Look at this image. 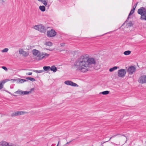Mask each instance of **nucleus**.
Returning <instances> with one entry per match:
<instances>
[{"label":"nucleus","instance_id":"obj_1","mask_svg":"<svg viewBox=\"0 0 146 146\" xmlns=\"http://www.w3.org/2000/svg\"><path fill=\"white\" fill-rule=\"evenodd\" d=\"M96 63L95 59L89 58L87 54H84L78 58L74 63V66L76 71H80L84 72L88 70L89 67H90L93 64Z\"/></svg>","mask_w":146,"mask_h":146},{"label":"nucleus","instance_id":"obj_2","mask_svg":"<svg viewBox=\"0 0 146 146\" xmlns=\"http://www.w3.org/2000/svg\"><path fill=\"white\" fill-rule=\"evenodd\" d=\"M137 13L141 15V20L146 21V9L143 7H141L138 10Z\"/></svg>","mask_w":146,"mask_h":146},{"label":"nucleus","instance_id":"obj_3","mask_svg":"<svg viewBox=\"0 0 146 146\" xmlns=\"http://www.w3.org/2000/svg\"><path fill=\"white\" fill-rule=\"evenodd\" d=\"M56 33L54 30L51 29L47 31V36L48 37H52L56 35Z\"/></svg>","mask_w":146,"mask_h":146},{"label":"nucleus","instance_id":"obj_4","mask_svg":"<svg viewBox=\"0 0 146 146\" xmlns=\"http://www.w3.org/2000/svg\"><path fill=\"white\" fill-rule=\"evenodd\" d=\"M126 74L125 70L121 69L118 70L117 75L119 77H123L125 76Z\"/></svg>","mask_w":146,"mask_h":146},{"label":"nucleus","instance_id":"obj_5","mask_svg":"<svg viewBox=\"0 0 146 146\" xmlns=\"http://www.w3.org/2000/svg\"><path fill=\"white\" fill-rule=\"evenodd\" d=\"M136 70V68L134 66H131L127 69V72L129 74L132 75L135 72Z\"/></svg>","mask_w":146,"mask_h":146},{"label":"nucleus","instance_id":"obj_6","mask_svg":"<svg viewBox=\"0 0 146 146\" xmlns=\"http://www.w3.org/2000/svg\"><path fill=\"white\" fill-rule=\"evenodd\" d=\"M27 113L24 111H17L11 114V116L13 117L15 116L20 115Z\"/></svg>","mask_w":146,"mask_h":146},{"label":"nucleus","instance_id":"obj_7","mask_svg":"<svg viewBox=\"0 0 146 146\" xmlns=\"http://www.w3.org/2000/svg\"><path fill=\"white\" fill-rule=\"evenodd\" d=\"M64 83L68 85H70L72 86H78L76 84L74 83L71 81L67 80L64 82Z\"/></svg>","mask_w":146,"mask_h":146},{"label":"nucleus","instance_id":"obj_8","mask_svg":"<svg viewBox=\"0 0 146 146\" xmlns=\"http://www.w3.org/2000/svg\"><path fill=\"white\" fill-rule=\"evenodd\" d=\"M139 82L141 84H144L146 83V76H141L139 78Z\"/></svg>","mask_w":146,"mask_h":146},{"label":"nucleus","instance_id":"obj_9","mask_svg":"<svg viewBox=\"0 0 146 146\" xmlns=\"http://www.w3.org/2000/svg\"><path fill=\"white\" fill-rule=\"evenodd\" d=\"M39 27L38 31L42 33H45L46 32V28L43 25H39Z\"/></svg>","mask_w":146,"mask_h":146},{"label":"nucleus","instance_id":"obj_10","mask_svg":"<svg viewBox=\"0 0 146 146\" xmlns=\"http://www.w3.org/2000/svg\"><path fill=\"white\" fill-rule=\"evenodd\" d=\"M42 54V53L41 54L40 52H39L38 54L37 55V57L38 58L37 59L38 60H40L44 58V56H43Z\"/></svg>","mask_w":146,"mask_h":146},{"label":"nucleus","instance_id":"obj_11","mask_svg":"<svg viewBox=\"0 0 146 146\" xmlns=\"http://www.w3.org/2000/svg\"><path fill=\"white\" fill-rule=\"evenodd\" d=\"M10 144L7 142L2 141L0 143V146H9Z\"/></svg>","mask_w":146,"mask_h":146},{"label":"nucleus","instance_id":"obj_12","mask_svg":"<svg viewBox=\"0 0 146 146\" xmlns=\"http://www.w3.org/2000/svg\"><path fill=\"white\" fill-rule=\"evenodd\" d=\"M10 144L7 142L2 141L0 143V146H9Z\"/></svg>","mask_w":146,"mask_h":146},{"label":"nucleus","instance_id":"obj_13","mask_svg":"<svg viewBox=\"0 0 146 146\" xmlns=\"http://www.w3.org/2000/svg\"><path fill=\"white\" fill-rule=\"evenodd\" d=\"M32 52L34 56H37L40 52L37 50L34 49L32 50Z\"/></svg>","mask_w":146,"mask_h":146},{"label":"nucleus","instance_id":"obj_14","mask_svg":"<svg viewBox=\"0 0 146 146\" xmlns=\"http://www.w3.org/2000/svg\"><path fill=\"white\" fill-rule=\"evenodd\" d=\"M44 71L48 72L50 70V66H44L43 67Z\"/></svg>","mask_w":146,"mask_h":146},{"label":"nucleus","instance_id":"obj_15","mask_svg":"<svg viewBox=\"0 0 146 146\" xmlns=\"http://www.w3.org/2000/svg\"><path fill=\"white\" fill-rule=\"evenodd\" d=\"M57 68L54 65L52 66L50 68V70L52 71L53 72H55L57 70Z\"/></svg>","mask_w":146,"mask_h":146},{"label":"nucleus","instance_id":"obj_16","mask_svg":"<svg viewBox=\"0 0 146 146\" xmlns=\"http://www.w3.org/2000/svg\"><path fill=\"white\" fill-rule=\"evenodd\" d=\"M38 1L42 3L44 5H47L48 2V0H38Z\"/></svg>","mask_w":146,"mask_h":146},{"label":"nucleus","instance_id":"obj_17","mask_svg":"<svg viewBox=\"0 0 146 146\" xmlns=\"http://www.w3.org/2000/svg\"><path fill=\"white\" fill-rule=\"evenodd\" d=\"M39 9L42 12H44L45 11V7L44 6H40Z\"/></svg>","mask_w":146,"mask_h":146},{"label":"nucleus","instance_id":"obj_18","mask_svg":"<svg viewBox=\"0 0 146 146\" xmlns=\"http://www.w3.org/2000/svg\"><path fill=\"white\" fill-rule=\"evenodd\" d=\"M119 68V67L117 66H114V67H113V68H110L109 69V71L110 72H112L114 70H116L118 68Z\"/></svg>","mask_w":146,"mask_h":146},{"label":"nucleus","instance_id":"obj_19","mask_svg":"<svg viewBox=\"0 0 146 146\" xmlns=\"http://www.w3.org/2000/svg\"><path fill=\"white\" fill-rule=\"evenodd\" d=\"M23 91H22L21 90H19L15 92V94H19L20 95H22L23 93Z\"/></svg>","mask_w":146,"mask_h":146},{"label":"nucleus","instance_id":"obj_20","mask_svg":"<svg viewBox=\"0 0 146 146\" xmlns=\"http://www.w3.org/2000/svg\"><path fill=\"white\" fill-rule=\"evenodd\" d=\"M110 92V91H105L100 93V94H102L103 95H107Z\"/></svg>","mask_w":146,"mask_h":146},{"label":"nucleus","instance_id":"obj_21","mask_svg":"<svg viewBox=\"0 0 146 146\" xmlns=\"http://www.w3.org/2000/svg\"><path fill=\"white\" fill-rule=\"evenodd\" d=\"M131 53V51L130 50L126 51L123 52V54L125 55H128Z\"/></svg>","mask_w":146,"mask_h":146},{"label":"nucleus","instance_id":"obj_22","mask_svg":"<svg viewBox=\"0 0 146 146\" xmlns=\"http://www.w3.org/2000/svg\"><path fill=\"white\" fill-rule=\"evenodd\" d=\"M22 54L25 57L29 55V53L26 51H23V53H22Z\"/></svg>","mask_w":146,"mask_h":146},{"label":"nucleus","instance_id":"obj_23","mask_svg":"<svg viewBox=\"0 0 146 146\" xmlns=\"http://www.w3.org/2000/svg\"><path fill=\"white\" fill-rule=\"evenodd\" d=\"M26 79L29 80H30L32 82H34L35 81V78L31 77H27L26 78Z\"/></svg>","mask_w":146,"mask_h":146},{"label":"nucleus","instance_id":"obj_24","mask_svg":"<svg viewBox=\"0 0 146 146\" xmlns=\"http://www.w3.org/2000/svg\"><path fill=\"white\" fill-rule=\"evenodd\" d=\"M33 71L37 73H39L43 72H44V70H34Z\"/></svg>","mask_w":146,"mask_h":146},{"label":"nucleus","instance_id":"obj_25","mask_svg":"<svg viewBox=\"0 0 146 146\" xmlns=\"http://www.w3.org/2000/svg\"><path fill=\"white\" fill-rule=\"evenodd\" d=\"M45 44L48 46H52V43L50 41L46 42Z\"/></svg>","mask_w":146,"mask_h":146},{"label":"nucleus","instance_id":"obj_26","mask_svg":"<svg viewBox=\"0 0 146 146\" xmlns=\"http://www.w3.org/2000/svg\"><path fill=\"white\" fill-rule=\"evenodd\" d=\"M134 13V11H133V10L131 9L129 14L128 16L127 19V20H128V19H129V16L131 15L132 14Z\"/></svg>","mask_w":146,"mask_h":146},{"label":"nucleus","instance_id":"obj_27","mask_svg":"<svg viewBox=\"0 0 146 146\" xmlns=\"http://www.w3.org/2000/svg\"><path fill=\"white\" fill-rule=\"evenodd\" d=\"M31 91H23V94L22 95H26V94H29L30 93H31Z\"/></svg>","mask_w":146,"mask_h":146},{"label":"nucleus","instance_id":"obj_28","mask_svg":"<svg viewBox=\"0 0 146 146\" xmlns=\"http://www.w3.org/2000/svg\"><path fill=\"white\" fill-rule=\"evenodd\" d=\"M27 81V80L25 79H20L19 80V82L21 83H23Z\"/></svg>","mask_w":146,"mask_h":146},{"label":"nucleus","instance_id":"obj_29","mask_svg":"<svg viewBox=\"0 0 146 146\" xmlns=\"http://www.w3.org/2000/svg\"><path fill=\"white\" fill-rule=\"evenodd\" d=\"M39 25H35V26H34L33 28L35 29L36 30H38H38H39Z\"/></svg>","mask_w":146,"mask_h":146},{"label":"nucleus","instance_id":"obj_30","mask_svg":"<svg viewBox=\"0 0 146 146\" xmlns=\"http://www.w3.org/2000/svg\"><path fill=\"white\" fill-rule=\"evenodd\" d=\"M9 81H10V80L9 79H6L5 80H3L2 81H1L2 82H3V84H4L6 82Z\"/></svg>","mask_w":146,"mask_h":146},{"label":"nucleus","instance_id":"obj_31","mask_svg":"<svg viewBox=\"0 0 146 146\" xmlns=\"http://www.w3.org/2000/svg\"><path fill=\"white\" fill-rule=\"evenodd\" d=\"M8 50V49L7 48H5L2 51V52H6Z\"/></svg>","mask_w":146,"mask_h":146},{"label":"nucleus","instance_id":"obj_32","mask_svg":"<svg viewBox=\"0 0 146 146\" xmlns=\"http://www.w3.org/2000/svg\"><path fill=\"white\" fill-rule=\"evenodd\" d=\"M3 83L1 81L0 82V90L2 89L3 88Z\"/></svg>","mask_w":146,"mask_h":146},{"label":"nucleus","instance_id":"obj_33","mask_svg":"<svg viewBox=\"0 0 146 146\" xmlns=\"http://www.w3.org/2000/svg\"><path fill=\"white\" fill-rule=\"evenodd\" d=\"M42 55H43V56H44V57H45L46 56L47 57H48L49 55L46 53H45V54L42 53Z\"/></svg>","mask_w":146,"mask_h":146},{"label":"nucleus","instance_id":"obj_34","mask_svg":"<svg viewBox=\"0 0 146 146\" xmlns=\"http://www.w3.org/2000/svg\"><path fill=\"white\" fill-rule=\"evenodd\" d=\"M1 68L5 71H7V69L6 67L4 66H2Z\"/></svg>","mask_w":146,"mask_h":146},{"label":"nucleus","instance_id":"obj_35","mask_svg":"<svg viewBox=\"0 0 146 146\" xmlns=\"http://www.w3.org/2000/svg\"><path fill=\"white\" fill-rule=\"evenodd\" d=\"M9 146H19L17 144L11 143L10 144Z\"/></svg>","mask_w":146,"mask_h":146},{"label":"nucleus","instance_id":"obj_36","mask_svg":"<svg viewBox=\"0 0 146 146\" xmlns=\"http://www.w3.org/2000/svg\"><path fill=\"white\" fill-rule=\"evenodd\" d=\"M24 51L23 49H21V50H19V53L20 54H22V53H23V51Z\"/></svg>","mask_w":146,"mask_h":146},{"label":"nucleus","instance_id":"obj_37","mask_svg":"<svg viewBox=\"0 0 146 146\" xmlns=\"http://www.w3.org/2000/svg\"><path fill=\"white\" fill-rule=\"evenodd\" d=\"M132 25V22L131 21H130L128 23V26L130 27H131Z\"/></svg>","mask_w":146,"mask_h":146},{"label":"nucleus","instance_id":"obj_38","mask_svg":"<svg viewBox=\"0 0 146 146\" xmlns=\"http://www.w3.org/2000/svg\"><path fill=\"white\" fill-rule=\"evenodd\" d=\"M60 45L61 46H64L65 45V43H61Z\"/></svg>","mask_w":146,"mask_h":146},{"label":"nucleus","instance_id":"obj_39","mask_svg":"<svg viewBox=\"0 0 146 146\" xmlns=\"http://www.w3.org/2000/svg\"><path fill=\"white\" fill-rule=\"evenodd\" d=\"M136 8V5H134L133 6V8L132 9L133 10V11H134Z\"/></svg>","mask_w":146,"mask_h":146},{"label":"nucleus","instance_id":"obj_40","mask_svg":"<svg viewBox=\"0 0 146 146\" xmlns=\"http://www.w3.org/2000/svg\"><path fill=\"white\" fill-rule=\"evenodd\" d=\"M32 74V72H28L26 73L27 75H31Z\"/></svg>","mask_w":146,"mask_h":146},{"label":"nucleus","instance_id":"obj_41","mask_svg":"<svg viewBox=\"0 0 146 146\" xmlns=\"http://www.w3.org/2000/svg\"><path fill=\"white\" fill-rule=\"evenodd\" d=\"M72 141V140L71 141H70L69 142H67L66 144H65V146L67 144H68V143H70V142H71Z\"/></svg>","mask_w":146,"mask_h":146},{"label":"nucleus","instance_id":"obj_42","mask_svg":"<svg viewBox=\"0 0 146 146\" xmlns=\"http://www.w3.org/2000/svg\"><path fill=\"white\" fill-rule=\"evenodd\" d=\"M6 92H8V93H9V94H11V95H12V94L11 92H9L7 90L6 91Z\"/></svg>","mask_w":146,"mask_h":146},{"label":"nucleus","instance_id":"obj_43","mask_svg":"<svg viewBox=\"0 0 146 146\" xmlns=\"http://www.w3.org/2000/svg\"><path fill=\"white\" fill-rule=\"evenodd\" d=\"M117 135H114V136H112V137H111L110 138L109 140H110L111 139V138H112V137H115V136H116Z\"/></svg>","mask_w":146,"mask_h":146},{"label":"nucleus","instance_id":"obj_44","mask_svg":"<svg viewBox=\"0 0 146 146\" xmlns=\"http://www.w3.org/2000/svg\"><path fill=\"white\" fill-rule=\"evenodd\" d=\"M4 2L3 0H0V2L2 3Z\"/></svg>","mask_w":146,"mask_h":146},{"label":"nucleus","instance_id":"obj_45","mask_svg":"<svg viewBox=\"0 0 146 146\" xmlns=\"http://www.w3.org/2000/svg\"><path fill=\"white\" fill-rule=\"evenodd\" d=\"M34 90V88H32V89H31L30 91H31V92L33 90Z\"/></svg>","mask_w":146,"mask_h":146},{"label":"nucleus","instance_id":"obj_46","mask_svg":"<svg viewBox=\"0 0 146 146\" xmlns=\"http://www.w3.org/2000/svg\"><path fill=\"white\" fill-rule=\"evenodd\" d=\"M138 3V2H137L135 5H136V7L137 4Z\"/></svg>","mask_w":146,"mask_h":146},{"label":"nucleus","instance_id":"obj_47","mask_svg":"<svg viewBox=\"0 0 146 146\" xmlns=\"http://www.w3.org/2000/svg\"><path fill=\"white\" fill-rule=\"evenodd\" d=\"M59 141L58 142V143L57 145H56V146H58V145H59Z\"/></svg>","mask_w":146,"mask_h":146},{"label":"nucleus","instance_id":"obj_48","mask_svg":"<svg viewBox=\"0 0 146 146\" xmlns=\"http://www.w3.org/2000/svg\"><path fill=\"white\" fill-rule=\"evenodd\" d=\"M127 20H126V21H125V22H126V21H127Z\"/></svg>","mask_w":146,"mask_h":146},{"label":"nucleus","instance_id":"obj_49","mask_svg":"<svg viewBox=\"0 0 146 146\" xmlns=\"http://www.w3.org/2000/svg\"><path fill=\"white\" fill-rule=\"evenodd\" d=\"M122 135V136H124V135Z\"/></svg>","mask_w":146,"mask_h":146}]
</instances>
